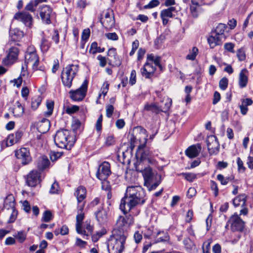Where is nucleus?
Instances as JSON below:
<instances>
[{"label":"nucleus","instance_id":"51","mask_svg":"<svg viewBox=\"0 0 253 253\" xmlns=\"http://www.w3.org/2000/svg\"><path fill=\"white\" fill-rule=\"evenodd\" d=\"M11 213L10 214L9 218L8 220V223H13L15 221V220L17 218V216L18 215V211L16 210L15 209H13V210H11Z\"/></svg>","mask_w":253,"mask_h":253},{"label":"nucleus","instance_id":"63","mask_svg":"<svg viewBox=\"0 0 253 253\" xmlns=\"http://www.w3.org/2000/svg\"><path fill=\"white\" fill-rule=\"evenodd\" d=\"M90 36V30L89 29H84L82 35V39L83 41L86 42L89 38Z\"/></svg>","mask_w":253,"mask_h":253},{"label":"nucleus","instance_id":"39","mask_svg":"<svg viewBox=\"0 0 253 253\" xmlns=\"http://www.w3.org/2000/svg\"><path fill=\"white\" fill-rule=\"evenodd\" d=\"M226 27H227L226 25L224 24H219L218 26L216 27V29L215 30V34L220 37L221 36L223 35Z\"/></svg>","mask_w":253,"mask_h":253},{"label":"nucleus","instance_id":"60","mask_svg":"<svg viewBox=\"0 0 253 253\" xmlns=\"http://www.w3.org/2000/svg\"><path fill=\"white\" fill-rule=\"evenodd\" d=\"M136 71L134 70H132L131 72L129 81V83L131 84V85H133L136 83Z\"/></svg>","mask_w":253,"mask_h":253},{"label":"nucleus","instance_id":"7","mask_svg":"<svg viewBox=\"0 0 253 253\" xmlns=\"http://www.w3.org/2000/svg\"><path fill=\"white\" fill-rule=\"evenodd\" d=\"M13 18L23 23L28 29H31L33 27L34 19L29 12L23 10L18 12L14 14Z\"/></svg>","mask_w":253,"mask_h":253},{"label":"nucleus","instance_id":"61","mask_svg":"<svg viewBox=\"0 0 253 253\" xmlns=\"http://www.w3.org/2000/svg\"><path fill=\"white\" fill-rule=\"evenodd\" d=\"M115 139L113 136L109 135L106 137L105 144L106 146L113 145L115 143Z\"/></svg>","mask_w":253,"mask_h":253},{"label":"nucleus","instance_id":"36","mask_svg":"<svg viewBox=\"0 0 253 253\" xmlns=\"http://www.w3.org/2000/svg\"><path fill=\"white\" fill-rule=\"evenodd\" d=\"M155 243L166 241L168 239V236L164 231H159L155 236Z\"/></svg>","mask_w":253,"mask_h":253},{"label":"nucleus","instance_id":"59","mask_svg":"<svg viewBox=\"0 0 253 253\" xmlns=\"http://www.w3.org/2000/svg\"><path fill=\"white\" fill-rule=\"evenodd\" d=\"M114 110V108L112 105H107L106 107V116L108 118H111Z\"/></svg>","mask_w":253,"mask_h":253},{"label":"nucleus","instance_id":"35","mask_svg":"<svg viewBox=\"0 0 253 253\" xmlns=\"http://www.w3.org/2000/svg\"><path fill=\"white\" fill-rule=\"evenodd\" d=\"M199 50L197 47H193L191 50H189V53L186 56V59L189 60L193 61L198 53Z\"/></svg>","mask_w":253,"mask_h":253},{"label":"nucleus","instance_id":"30","mask_svg":"<svg viewBox=\"0 0 253 253\" xmlns=\"http://www.w3.org/2000/svg\"><path fill=\"white\" fill-rule=\"evenodd\" d=\"M147 60L153 64L156 67H159L161 70H162V66L160 64L161 58L159 56H155L153 54H148L147 55Z\"/></svg>","mask_w":253,"mask_h":253},{"label":"nucleus","instance_id":"25","mask_svg":"<svg viewBox=\"0 0 253 253\" xmlns=\"http://www.w3.org/2000/svg\"><path fill=\"white\" fill-rule=\"evenodd\" d=\"M50 127V123L49 121L45 118L41 120L37 125V129L38 131L42 133H44L48 131Z\"/></svg>","mask_w":253,"mask_h":253},{"label":"nucleus","instance_id":"19","mask_svg":"<svg viewBox=\"0 0 253 253\" xmlns=\"http://www.w3.org/2000/svg\"><path fill=\"white\" fill-rule=\"evenodd\" d=\"M156 67L147 60L143 67L141 69V72L143 77L147 79L151 78L156 71Z\"/></svg>","mask_w":253,"mask_h":253},{"label":"nucleus","instance_id":"44","mask_svg":"<svg viewBox=\"0 0 253 253\" xmlns=\"http://www.w3.org/2000/svg\"><path fill=\"white\" fill-rule=\"evenodd\" d=\"M192 5L190 6V10L193 17H197L198 13L197 11V6L198 5V2L192 0Z\"/></svg>","mask_w":253,"mask_h":253},{"label":"nucleus","instance_id":"64","mask_svg":"<svg viewBox=\"0 0 253 253\" xmlns=\"http://www.w3.org/2000/svg\"><path fill=\"white\" fill-rule=\"evenodd\" d=\"M211 189L213 191H214V194L215 196H217L218 194V189L217 183L215 181H214L213 180H211Z\"/></svg>","mask_w":253,"mask_h":253},{"label":"nucleus","instance_id":"42","mask_svg":"<svg viewBox=\"0 0 253 253\" xmlns=\"http://www.w3.org/2000/svg\"><path fill=\"white\" fill-rule=\"evenodd\" d=\"M10 39L9 40L7 44L11 45L13 42H15L18 41L20 37L18 36L15 31H11L10 32Z\"/></svg>","mask_w":253,"mask_h":253},{"label":"nucleus","instance_id":"17","mask_svg":"<svg viewBox=\"0 0 253 253\" xmlns=\"http://www.w3.org/2000/svg\"><path fill=\"white\" fill-rule=\"evenodd\" d=\"M41 173L37 170H32L26 176V183L29 186L35 187L40 182Z\"/></svg>","mask_w":253,"mask_h":253},{"label":"nucleus","instance_id":"32","mask_svg":"<svg viewBox=\"0 0 253 253\" xmlns=\"http://www.w3.org/2000/svg\"><path fill=\"white\" fill-rule=\"evenodd\" d=\"M144 110L146 111H151L157 114L160 112L159 106L155 103H146L144 107Z\"/></svg>","mask_w":253,"mask_h":253},{"label":"nucleus","instance_id":"4","mask_svg":"<svg viewBox=\"0 0 253 253\" xmlns=\"http://www.w3.org/2000/svg\"><path fill=\"white\" fill-rule=\"evenodd\" d=\"M73 139L69 130L62 129L57 131L54 137V142L59 148L70 149L74 143Z\"/></svg>","mask_w":253,"mask_h":253},{"label":"nucleus","instance_id":"21","mask_svg":"<svg viewBox=\"0 0 253 253\" xmlns=\"http://www.w3.org/2000/svg\"><path fill=\"white\" fill-rule=\"evenodd\" d=\"M108 61L109 64L115 66H119L121 65V61L119 59L116 49L115 48H111L108 51Z\"/></svg>","mask_w":253,"mask_h":253},{"label":"nucleus","instance_id":"54","mask_svg":"<svg viewBox=\"0 0 253 253\" xmlns=\"http://www.w3.org/2000/svg\"><path fill=\"white\" fill-rule=\"evenodd\" d=\"M181 175L184 176V178L190 182L193 181L196 178V174L192 173H182Z\"/></svg>","mask_w":253,"mask_h":253},{"label":"nucleus","instance_id":"10","mask_svg":"<svg viewBox=\"0 0 253 253\" xmlns=\"http://www.w3.org/2000/svg\"><path fill=\"white\" fill-rule=\"evenodd\" d=\"M84 207V204L78 205L77 208V215L76 216V229L78 234L87 237L88 234L86 233L84 230L82 229V222L84 218L83 210Z\"/></svg>","mask_w":253,"mask_h":253},{"label":"nucleus","instance_id":"13","mask_svg":"<svg viewBox=\"0 0 253 253\" xmlns=\"http://www.w3.org/2000/svg\"><path fill=\"white\" fill-rule=\"evenodd\" d=\"M228 222L230 223L233 231H242L245 227V222L237 214L233 215Z\"/></svg>","mask_w":253,"mask_h":253},{"label":"nucleus","instance_id":"3","mask_svg":"<svg viewBox=\"0 0 253 253\" xmlns=\"http://www.w3.org/2000/svg\"><path fill=\"white\" fill-rule=\"evenodd\" d=\"M142 172L144 179V185L149 191L155 189L161 182V175L153 172L150 167L146 168Z\"/></svg>","mask_w":253,"mask_h":253},{"label":"nucleus","instance_id":"16","mask_svg":"<svg viewBox=\"0 0 253 253\" xmlns=\"http://www.w3.org/2000/svg\"><path fill=\"white\" fill-rule=\"evenodd\" d=\"M177 11L174 6L163 9L160 13V17L162 20L163 25H166L169 22V19L172 18L175 16Z\"/></svg>","mask_w":253,"mask_h":253},{"label":"nucleus","instance_id":"29","mask_svg":"<svg viewBox=\"0 0 253 253\" xmlns=\"http://www.w3.org/2000/svg\"><path fill=\"white\" fill-rule=\"evenodd\" d=\"M208 41L211 48L221 43V37L216 34H215V36H211L209 37L208 39Z\"/></svg>","mask_w":253,"mask_h":253},{"label":"nucleus","instance_id":"24","mask_svg":"<svg viewBox=\"0 0 253 253\" xmlns=\"http://www.w3.org/2000/svg\"><path fill=\"white\" fill-rule=\"evenodd\" d=\"M75 196L76 197L78 205L81 204H84L83 202L84 200L86 197V189L83 186H80L77 188L75 193Z\"/></svg>","mask_w":253,"mask_h":253},{"label":"nucleus","instance_id":"34","mask_svg":"<svg viewBox=\"0 0 253 253\" xmlns=\"http://www.w3.org/2000/svg\"><path fill=\"white\" fill-rule=\"evenodd\" d=\"M16 106L13 110V113L14 116L20 117L22 116L24 113V109L19 101L16 102Z\"/></svg>","mask_w":253,"mask_h":253},{"label":"nucleus","instance_id":"18","mask_svg":"<svg viewBox=\"0 0 253 253\" xmlns=\"http://www.w3.org/2000/svg\"><path fill=\"white\" fill-rule=\"evenodd\" d=\"M207 146L210 155H216L218 153L219 143L215 136H211L208 139Z\"/></svg>","mask_w":253,"mask_h":253},{"label":"nucleus","instance_id":"40","mask_svg":"<svg viewBox=\"0 0 253 253\" xmlns=\"http://www.w3.org/2000/svg\"><path fill=\"white\" fill-rule=\"evenodd\" d=\"M211 240L209 239L203 243L202 247L203 253H211Z\"/></svg>","mask_w":253,"mask_h":253},{"label":"nucleus","instance_id":"8","mask_svg":"<svg viewBox=\"0 0 253 253\" xmlns=\"http://www.w3.org/2000/svg\"><path fill=\"white\" fill-rule=\"evenodd\" d=\"M88 83V81L85 80L80 88L76 90H71L69 92L71 98L76 101L83 100L86 94Z\"/></svg>","mask_w":253,"mask_h":253},{"label":"nucleus","instance_id":"9","mask_svg":"<svg viewBox=\"0 0 253 253\" xmlns=\"http://www.w3.org/2000/svg\"><path fill=\"white\" fill-rule=\"evenodd\" d=\"M19 49L12 46L6 51V56L2 60V64L5 66H10L17 60L19 54Z\"/></svg>","mask_w":253,"mask_h":253},{"label":"nucleus","instance_id":"5","mask_svg":"<svg viewBox=\"0 0 253 253\" xmlns=\"http://www.w3.org/2000/svg\"><path fill=\"white\" fill-rule=\"evenodd\" d=\"M79 71L77 65L70 64L64 68L61 74V80L63 84L66 87L70 88L72 81Z\"/></svg>","mask_w":253,"mask_h":253},{"label":"nucleus","instance_id":"53","mask_svg":"<svg viewBox=\"0 0 253 253\" xmlns=\"http://www.w3.org/2000/svg\"><path fill=\"white\" fill-rule=\"evenodd\" d=\"M234 47L235 44L232 42H227L224 45V48L226 50L233 53H235V51L234 50Z\"/></svg>","mask_w":253,"mask_h":253},{"label":"nucleus","instance_id":"38","mask_svg":"<svg viewBox=\"0 0 253 253\" xmlns=\"http://www.w3.org/2000/svg\"><path fill=\"white\" fill-rule=\"evenodd\" d=\"M46 105L47 111L45 112V115L46 116H50L53 112L54 108V102L52 100H47Z\"/></svg>","mask_w":253,"mask_h":253},{"label":"nucleus","instance_id":"26","mask_svg":"<svg viewBox=\"0 0 253 253\" xmlns=\"http://www.w3.org/2000/svg\"><path fill=\"white\" fill-rule=\"evenodd\" d=\"M95 215L98 222L103 223L106 221L107 219V212L103 208H101L95 212Z\"/></svg>","mask_w":253,"mask_h":253},{"label":"nucleus","instance_id":"46","mask_svg":"<svg viewBox=\"0 0 253 253\" xmlns=\"http://www.w3.org/2000/svg\"><path fill=\"white\" fill-rule=\"evenodd\" d=\"M50 44L49 42L45 39L43 38L42 40L41 44V48L42 51H46L50 47Z\"/></svg>","mask_w":253,"mask_h":253},{"label":"nucleus","instance_id":"27","mask_svg":"<svg viewBox=\"0 0 253 253\" xmlns=\"http://www.w3.org/2000/svg\"><path fill=\"white\" fill-rule=\"evenodd\" d=\"M4 207L8 210L15 209V200L12 195H9L6 197L4 202Z\"/></svg>","mask_w":253,"mask_h":253},{"label":"nucleus","instance_id":"31","mask_svg":"<svg viewBox=\"0 0 253 253\" xmlns=\"http://www.w3.org/2000/svg\"><path fill=\"white\" fill-rule=\"evenodd\" d=\"M40 3V1L39 0H32L26 4L24 11L35 12L36 7Z\"/></svg>","mask_w":253,"mask_h":253},{"label":"nucleus","instance_id":"22","mask_svg":"<svg viewBox=\"0 0 253 253\" xmlns=\"http://www.w3.org/2000/svg\"><path fill=\"white\" fill-rule=\"evenodd\" d=\"M202 149L201 145L200 144H196L189 146L185 151L186 155L190 158H193L197 157L200 154Z\"/></svg>","mask_w":253,"mask_h":253},{"label":"nucleus","instance_id":"55","mask_svg":"<svg viewBox=\"0 0 253 253\" xmlns=\"http://www.w3.org/2000/svg\"><path fill=\"white\" fill-rule=\"evenodd\" d=\"M103 121V116L101 114L98 117L96 124H95V128L97 131H100L102 129V123Z\"/></svg>","mask_w":253,"mask_h":253},{"label":"nucleus","instance_id":"48","mask_svg":"<svg viewBox=\"0 0 253 253\" xmlns=\"http://www.w3.org/2000/svg\"><path fill=\"white\" fill-rule=\"evenodd\" d=\"M228 80L226 77L222 78L219 81V86L221 89L224 90L227 87Z\"/></svg>","mask_w":253,"mask_h":253},{"label":"nucleus","instance_id":"58","mask_svg":"<svg viewBox=\"0 0 253 253\" xmlns=\"http://www.w3.org/2000/svg\"><path fill=\"white\" fill-rule=\"evenodd\" d=\"M150 152L149 150H145L141 154V160L142 161L147 160L149 162H150Z\"/></svg>","mask_w":253,"mask_h":253},{"label":"nucleus","instance_id":"45","mask_svg":"<svg viewBox=\"0 0 253 253\" xmlns=\"http://www.w3.org/2000/svg\"><path fill=\"white\" fill-rule=\"evenodd\" d=\"M183 243L187 250H191L195 247L193 242L189 238H186L183 240Z\"/></svg>","mask_w":253,"mask_h":253},{"label":"nucleus","instance_id":"15","mask_svg":"<svg viewBox=\"0 0 253 253\" xmlns=\"http://www.w3.org/2000/svg\"><path fill=\"white\" fill-rule=\"evenodd\" d=\"M103 26L107 30H110L115 26V21L113 11L108 10L105 13L104 18L100 20Z\"/></svg>","mask_w":253,"mask_h":253},{"label":"nucleus","instance_id":"50","mask_svg":"<svg viewBox=\"0 0 253 253\" xmlns=\"http://www.w3.org/2000/svg\"><path fill=\"white\" fill-rule=\"evenodd\" d=\"M63 155L62 152H51L50 154V158L51 160L53 162L56 161L58 159L60 158Z\"/></svg>","mask_w":253,"mask_h":253},{"label":"nucleus","instance_id":"37","mask_svg":"<svg viewBox=\"0 0 253 253\" xmlns=\"http://www.w3.org/2000/svg\"><path fill=\"white\" fill-rule=\"evenodd\" d=\"M42 102V98L40 96L34 97L32 99L31 108L33 110H36Z\"/></svg>","mask_w":253,"mask_h":253},{"label":"nucleus","instance_id":"6","mask_svg":"<svg viewBox=\"0 0 253 253\" xmlns=\"http://www.w3.org/2000/svg\"><path fill=\"white\" fill-rule=\"evenodd\" d=\"M24 63L28 66H31L34 70H43V68L42 67L38 68L39 57L34 46H30L28 47L25 54Z\"/></svg>","mask_w":253,"mask_h":253},{"label":"nucleus","instance_id":"11","mask_svg":"<svg viewBox=\"0 0 253 253\" xmlns=\"http://www.w3.org/2000/svg\"><path fill=\"white\" fill-rule=\"evenodd\" d=\"M111 173L110 165L108 162L105 161L99 166L96 172V176L100 180L105 181Z\"/></svg>","mask_w":253,"mask_h":253},{"label":"nucleus","instance_id":"47","mask_svg":"<svg viewBox=\"0 0 253 253\" xmlns=\"http://www.w3.org/2000/svg\"><path fill=\"white\" fill-rule=\"evenodd\" d=\"M103 50H98V47L96 42H93L91 43L89 50V52L92 54H95L97 52H102Z\"/></svg>","mask_w":253,"mask_h":253},{"label":"nucleus","instance_id":"2","mask_svg":"<svg viewBox=\"0 0 253 253\" xmlns=\"http://www.w3.org/2000/svg\"><path fill=\"white\" fill-rule=\"evenodd\" d=\"M127 237L126 232L119 230H113V236L109 241V253H122L124 249V244Z\"/></svg>","mask_w":253,"mask_h":253},{"label":"nucleus","instance_id":"62","mask_svg":"<svg viewBox=\"0 0 253 253\" xmlns=\"http://www.w3.org/2000/svg\"><path fill=\"white\" fill-rule=\"evenodd\" d=\"M59 191V185L56 182H54L51 186L49 192L51 194L58 193Z\"/></svg>","mask_w":253,"mask_h":253},{"label":"nucleus","instance_id":"43","mask_svg":"<svg viewBox=\"0 0 253 253\" xmlns=\"http://www.w3.org/2000/svg\"><path fill=\"white\" fill-rule=\"evenodd\" d=\"M14 237L19 243H23L26 240V234L24 231H19Z\"/></svg>","mask_w":253,"mask_h":253},{"label":"nucleus","instance_id":"12","mask_svg":"<svg viewBox=\"0 0 253 253\" xmlns=\"http://www.w3.org/2000/svg\"><path fill=\"white\" fill-rule=\"evenodd\" d=\"M15 154L16 158L20 160L23 165H27L32 161V157L28 148H21L15 151Z\"/></svg>","mask_w":253,"mask_h":253},{"label":"nucleus","instance_id":"33","mask_svg":"<svg viewBox=\"0 0 253 253\" xmlns=\"http://www.w3.org/2000/svg\"><path fill=\"white\" fill-rule=\"evenodd\" d=\"M171 104V100L169 98L165 99L161 104L159 106L161 112H166L170 108Z\"/></svg>","mask_w":253,"mask_h":253},{"label":"nucleus","instance_id":"1","mask_svg":"<svg viewBox=\"0 0 253 253\" xmlns=\"http://www.w3.org/2000/svg\"><path fill=\"white\" fill-rule=\"evenodd\" d=\"M144 197L145 192L140 186H131L127 188L125 196L121 200L120 205V210L125 215L119 217L116 222V227L114 230L126 232L129 227L133 224V216L126 214L137 206L143 204L145 202Z\"/></svg>","mask_w":253,"mask_h":253},{"label":"nucleus","instance_id":"56","mask_svg":"<svg viewBox=\"0 0 253 253\" xmlns=\"http://www.w3.org/2000/svg\"><path fill=\"white\" fill-rule=\"evenodd\" d=\"M52 219V214L49 211H44L42 218V220L44 222H49Z\"/></svg>","mask_w":253,"mask_h":253},{"label":"nucleus","instance_id":"28","mask_svg":"<svg viewBox=\"0 0 253 253\" xmlns=\"http://www.w3.org/2000/svg\"><path fill=\"white\" fill-rule=\"evenodd\" d=\"M247 201V196L245 194H240L233 200V204L235 207L241 206L244 207Z\"/></svg>","mask_w":253,"mask_h":253},{"label":"nucleus","instance_id":"23","mask_svg":"<svg viewBox=\"0 0 253 253\" xmlns=\"http://www.w3.org/2000/svg\"><path fill=\"white\" fill-rule=\"evenodd\" d=\"M249 71L246 68L242 69L239 75L238 84L240 88L247 86L248 83Z\"/></svg>","mask_w":253,"mask_h":253},{"label":"nucleus","instance_id":"52","mask_svg":"<svg viewBox=\"0 0 253 253\" xmlns=\"http://www.w3.org/2000/svg\"><path fill=\"white\" fill-rule=\"evenodd\" d=\"M17 142H18L15 139L13 133L10 134L7 136L6 140V145L7 146H12Z\"/></svg>","mask_w":253,"mask_h":253},{"label":"nucleus","instance_id":"20","mask_svg":"<svg viewBox=\"0 0 253 253\" xmlns=\"http://www.w3.org/2000/svg\"><path fill=\"white\" fill-rule=\"evenodd\" d=\"M35 164L39 171H42L48 168L50 162L47 156L42 155L37 159Z\"/></svg>","mask_w":253,"mask_h":253},{"label":"nucleus","instance_id":"41","mask_svg":"<svg viewBox=\"0 0 253 253\" xmlns=\"http://www.w3.org/2000/svg\"><path fill=\"white\" fill-rule=\"evenodd\" d=\"M217 179L220 182L222 185H225L233 178L231 177H224L223 175L219 174L217 175Z\"/></svg>","mask_w":253,"mask_h":253},{"label":"nucleus","instance_id":"14","mask_svg":"<svg viewBox=\"0 0 253 253\" xmlns=\"http://www.w3.org/2000/svg\"><path fill=\"white\" fill-rule=\"evenodd\" d=\"M40 16L45 24H48L51 22L50 17L52 14V8L47 5H43L39 8Z\"/></svg>","mask_w":253,"mask_h":253},{"label":"nucleus","instance_id":"57","mask_svg":"<svg viewBox=\"0 0 253 253\" xmlns=\"http://www.w3.org/2000/svg\"><path fill=\"white\" fill-rule=\"evenodd\" d=\"M160 2L158 0H152L148 4L144 6V8L146 9L152 8L158 6Z\"/></svg>","mask_w":253,"mask_h":253},{"label":"nucleus","instance_id":"49","mask_svg":"<svg viewBox=\"0 0 253 253\" xmlns=\"http://www.w3.org/2000/svg\"><path fill=\"white\" fill-rule=\"evenodd\" d=\"M237 56L240 61H244L246 59L245 51L243 48H241L237 51Z\"/></svg>","mask_w":253,"mask_h":253}]
</instances>
